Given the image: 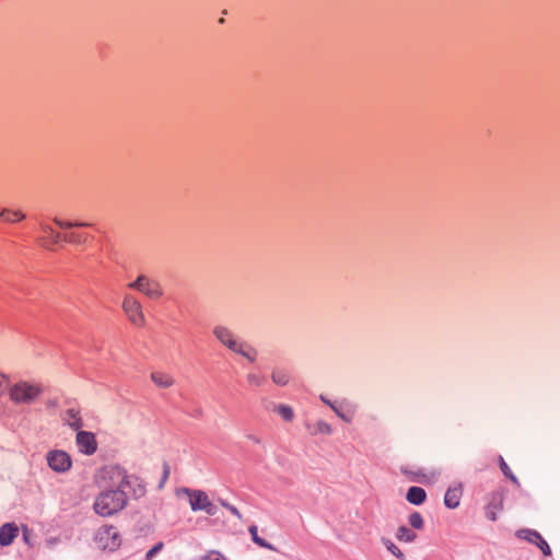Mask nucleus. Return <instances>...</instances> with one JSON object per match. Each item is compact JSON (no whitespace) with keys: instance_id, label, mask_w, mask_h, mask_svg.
Returning a JSON list of instances; mask_svg holds the SVG:
<instances>
[{"instance_id":"23","label":"nucleus","mask_w":560,"mask_h":560,"mask_svg":"<svg viewBox=\"0 0 560 560\" xmlns=\"http://www.w3.org/2000/svg\"><path fill=\"white\" fill-rule=\"evenodd\" d=\"M271 380L275 384L284 386L289 383V373L283 369H275L271 373Z\"/></svg>"},{"instance_id":"32","label":"nucleus","mask_w":560,"mask_h":560,"mask_svg":"<svg viewBox=\"0 0 560 560\" xmlns=\"http://www.w3.org/2000/svg\"><path fill=\"white\" fill-rule=\"evenodd\" d=\"M202 560H228L221 552L211 550L201 558Z\"/></svg>"},{"instance_id":"15","label":"nucleus","mask_w":560,"mask_h":560,"mask_svg":"<svg viewBox=\"0 0 560 560\" xmlns=\"http://www.w3.org/2000/svg\"><path fill=\"white\" fill-rule=\"evenodd\" d=\"M151 380L160 388H170L175 383V380L171 374L160 371L152 372Z\"/></svg>"},{"instance_id":"2","label":"nucleus","mask_w":560,"mask_h":560,"mask_svg":"<svg viewBox=\"0 0 560 560\" xmlns=\"http://www.w3.org/2000/svg\"><path fill=\"white\" fill-rule=\"evenodd\" d=\"M128 503V497L125 490L117 485L116 489H108L101 492L93 504L96 514L101 516H112L121 511Z\"/></svg>"},{"instance_id":"1","label":"nucleus","mask_w":560,"mask_h":560,"mask_svg":"<svg viewBox=\"0 0 560 560\" xmlns=\"http://www.w3.org/2000/svg\"><path fill=\"white\" fill-rule=\"evenodd\" d=\"M212 334L221 345L232 352L244 357L249 362H255L257 360V350L248 342L240 340L229 327L215 325L212 329Z\"/></svg>"},{"instance_id":"27","label":"nucleus","mask_w":560,"mask_h":560,"mask_svg":"<svg viewBox=\"0 0 560 560\" xmlns=\"http://www.w3.org/2000/svg\"><path fill=\"white\" fill-rule=\"evenodd\" d=\"M500 468L506 478H509L515 485H517V486L520 485L517 478L515 477V475L512 472V470L510 469V467L508 466V464L504 462L503 457H501V456H500Z\"/></svg>"},{"instance_id":"6","label":"nucleus","mask_w":560,"mask_h":560,"mask_svg":"<svg viewBox=\"0 0 560 560\" xmlns=\"http://www.w3.org/2000/svg\"><path fill=\"white\" fill-rule=\"evenodd\" d=\"M128 287L145 294L152 300H158L163 295L160 283L144 275L139 276L133 282L129 283Z\"/></svg>"},{"instance_id":"24","label":"nucleus","mask_w":560,"mask_h":560,"mask_svg":"<svg viewBox=\"0 0 560 560\" xmlns=\"http://www.w3.org/2000/svg\"><path fill=\"white\" fill-rule=\"evenodd\" d=\"M408 522L415 529H422L424 526L423 517L419 512H412L408 517Z\"/></svg>"},{"instance_id":"22","label":"nucleus","mask_w":560,"mask_h":560,"mask_svg":"<svg viewBox=\"0 0 560 560\" xmlns=\"http://www.w3.org/2000/svg\"><path fill=\"white\" fill-rule=\"evenodd\" d=\"M248 532L252 536L253 541L255 544H257L259 547L270 549V550H276V548L271 544H269L264 538L258 536V528L256 525L249 526Z\"/></svg>"},{"instance_id":"9","label":"nucleus","mask_w":560,"mask_h":560,"mask_svg":"<svg viewBox=\"0 0 560 560\" xmlns=\"http://www.w3.org/2000/svg\"><path fill=\"white\" fill-rule=\"evenodd\" d=\"M177 495H186L189 500V504L192 511H202L210 501L207 493L202 490H195L189 488H180L177 490Z\"/></svg>"},{"instance_id":"39","label":"nucleus","mask_w":560,"mask_h":560,"mask_svg":"<svg viewBox=\"0 0 560 560\" xmlns=\"http://www.w3.org/2000/svg\"><path fill=\"white\" fill-rule=\"evenodd\" d=\"M23 538H24L25 542H28V535H27V528L26 527H24Z\"/></svg>"},{"instance_id":"11","label":"nucleus","mask_w":560,"mask_h":560,"mask_svg":"<svg viewBox=\"0 0 560 560\" xmlns=\"http://www.w3.org/2000/svg\"><path fill=\"white\" fill-rule=\"evenodd\" d=\"M62 422L73 430H80L83 427V420L80 416V410L75 408L66 409L61 413Z\"/></svg>"},{"instance_id":"38","label":"nucleus","mask_w":560,"mask_h":560,"mask_svg":"<svg viewBox=\"0 0 560 560\" xmlns=\"http://www.w3.org/2000/svg\"><path fill=\"white\" fill-rule=\"evenodd\" d=\"M322 399H323L326 404H328V405L334 409V411H335V412H336L340 418H342V419H343V420H346V421H349V419H347V418L343 416V413H342V412H340V411H339L335 406H332L329 401L325 400L323 397H322Z\"/></svg>"},{"instance_id":"12","label":"nucleus","mask_w":560,"mask_h":560,"mask_svg":"<svg viewBox=\"0 0 560 560\" xmlns=\"http://www.w3.org/2000/svg\"><path fill=\"white\" fill-rule=\"evenodd\" d=\"M19 535V527L15 523H5L0 527V545L10 546Z\"/></svg>"},{"instance_id":"28","label":"nucleus","mask_w":560,"mask_h":560,"mask_svg":"<svg viewBox=\"0 0 560 560\" xmlns=\"http://www.w3.org/2000/svg\"><path fill=\"white\" fill-rule=\"evenodd\" d=\"M246 381L250 386L260 387L265 384V377L257 373H248L246 375Z\"/></svg>"},{"instance_id":"26","label":"nucleus","mask_w":560,"mask_h":560,"mask_svg":"<svg viewBox=\"0 0 560 560\" xmlns=\"http://www.w3.org/2000/svg\"><path fill=\"white\" fill-rule=\"evenodd\" d=\"M40 229L43 230V232H45L51 236V243L54 245L58 244L62 240L63 234L56 232L50 225L40 224Z\"/></svg>"},{"instance_id":"35","label":"nucleus","mask_w":560,"mask_h":560,"mask_svg":"<svg viewBox=\"0 0 560 560\" xmlns=\"http://www.w3.org/2000/svg\"><path fill=\"white\" fill-rule=\"evenodd\" d=\"M317 431L320 432V433H324V434H330L331 433V427L324 422V421H319L317 423Z\"/></svg>"},{"instance_id":"19","label":"nucleus","mask_w":560,"mask_h":560,"mask_svg":"<svg viewBox=\"0 0 560 560\" xmlns=\"http://www.w3.org/2000/svg\"><path fill=\"white\" fill-rule=\"evenodd\" d=\"M0 219L13 223L25 219V214L19 210L0 209Z\"/></svg>"},{"instance_id":"21","label":"nucleus","mask_w":560,"mask_h":560,"mask_svg":"<svg viewBox=\"0 0 560 560\" xmlns=\"http://www.w3.org/2000/svg\"><path fill=\"white\" fill-rule=\"evenodd\" d=\"M396 538L399 541L412 542L417 538V534L409 529L407 526H399L396 533Z\"/></svg>"},{"instance_id":"25","label":"nucleus","mask_w":560,"mask_h":560,"mask_svg":"<svg viewBox=\"0 0 560 560\" xmlns=\"http://www.w3.org/2000/svg\"><path fill=\"white\" fill-rule=\"evenodd\" d=\"M382 542L384 544V546L386 547V549L393 555L395 556L396 558L398 559H404L405 556L404 553L401 552V550L389 539L387 538H382Z\"/></svg>"},{"instance_id":"10","label":"nucleus","mask_w":560,"mask_h":560,"mask_svg":"<svg viewBox=\"0 0 560 560\" xmlns=\"http://www.w3.org/2000/svg\"><path fill=\"white\" fill-rule=\"evenodd\" d=\"M77 431L75 442L79 451L85 455H93L97 450V442L94 433L82 430Z\"/></svg>"},{"instance_id":"16","label":"nucleus","mask_w":560,"mask_h":560,"mask_svg":"<svg viewBox=\"0 0 560 560\" xmlns=\"http://www.w3.org/2000/svg\"><path fill=\"white\" fill-rule=\"evenodd\" d=\"M406 499L411 504L420 505L425 501L427 493L423 488L413 486L408 489Z\"/></svg>"},{"instance_id":"4","label":"nucleus","mask_w":560,"mask_h":560,"mask_svg":"<svg viewBox=\"0 0 560 560\" xmlns=\"http://www.w3.org/2000/svg\"><path fill=\"white\" fill-rule=\"evenodd\" d=\"M106 472L109 475L110 479L118 478L119 481L117 485L119 488L122 490L126 488L130 489L135 498L144 495L145 487L139 477L128 475L126 470L119 466H110L107 468Z\"/></svg>"},{"instance_id":"20","label":"nucleus","mask_w":560,"mask_h":560,"mask_svg":"<svg viewBox=\"0 0 560 560\" xmlns=\"http://www.w3.org/2000/svg\"><path fill=\"white\" fill-rule=\"evenodd\" d=\"M516 537L536 545L537 540L540 539L541 535L535 529L523 528L516 532Z\"/></svg>"},{"instance_id":"31","label":"nucleus","mask_w":560,"mask_h":560,"mask_svg":"<svg viewBox=\"0 0 560 560\" xmlns=\"http://www.w3.org/2000/svg\"><path fill=\"white\" fill-rule=\"evenodd\" d=\"M220 504L225 508L228 511H230L233 515H235L238 520L242 518V514L234 505L230 504L229 502L224 500H220Z\"/></svg>"},{"instance_id":"7","label":"nucleus","mask_w":560,"mask_h":560,"mask_svg":"<svg viewBox=\"0 0 560 560\" xmlns=\"http://www.w3.org/2000/svg\"><path fill=\"white\" fill-rule=\"evenodd\" d=\"M122 310L131 324L142 327L145 324L141 303L132 295H126L122 301Z\"/></svg>"},{"instance_id":"8","label":"nucleus","mask_w":560,"mask_h":560,"mask_svg":"<svg viewBox=\"0 0 560 560\" xmlns=\"http://www.w3.org/2000/svg\"><path fill=\"white\" fill-rule=\"evenodd\" d=\"M46 459L50 469L59 474L68 471L72 466V459L65 451H50L47 453Z\"/></svg>"},{"instance_id":"5","label":"nucleus","mask_w":560,"mask_h":560,"mask_svg":"<svg viewBox=\"0 0 560 560\" xmlns=\"http://www.w3.org/2000/svg\"><path fill=\"white\" fill-rule=\"evenodd\" d=\"M94 540L103 550H115L120 545L118 532L114 526L105 525L97 529Z\"/></svg>"},{"instance_id":"17","label":"nucleus","mask_w":560,"mask_h":560,"mask_svg":"<svg viewBox=\"0 0 560 560\" xmlns=\"http://www.w3.org/2000/svg\"><path fill=\"white\" fill-rule=\"evenodd\" d=\"M89 237L86 233L70 231L63 234L62 241L73 245H83L88 242Z\"/></svg>"},{"instance_id":"29","label":"nucleus","mask_w":560,"mask_h":560,"mask_svg":"<svg viewBox=\"0 0 560 560\" xmlns=\"http://www.w3.org/2000/svg\"><path fill=\"white\" fill-rule=\"evenodd\" d=\"M277 412L285 420L291 421L294 417L293 410L291 407L287 405H279L277 407Z\"/></svg>"},{"instance_id":"30","label":"nucleus","mask_w":560,"mask_h":560,"mask_svg":"<svg viewBox=\"0 0 560 560\" xmlns=\"http://www.w3.org/2000/svg\"><path fill=\"white\" fill-rule=\"evenodd\" d=\"M536 546L541 550V552L545 556L551 555V549H550L548 542L542 538V536L540 537V539L537 540Z\"/></svg>"},{"instance_id":"34","label":"nucleus","mask_w":560,"mask_h":560,"mask_svg":"<svg viewBox=\"0 0 560 560\" xmlns=\"http://www.w3.org/2000/svg\"><path fill=\"white\" fill-rule=\"evenodd\" d=\"M163 548V542H158L145 555L147 560H151Z\"/></svg>"},{"instance_id":"13","label":"nucleus","mask_w":560,"mask_h":560,"mask_svg":"<svg viewBox=\"0 0 560 560\" xmlns=\"http://www.w3.org/2000/svg\"><path fill=\"white\" fill-rule=\"evenodd\" d=\"M463 494L462 485L450 487L444 495V504L448 509H456L459 505L460 498Z\"/></svg>"},{"instance_id":"3","label":"nucleus","mask_w":560,"mask_h":560,"mask_svg":"<svg viewBox=\"0 0 560 560\" xmlns=\"http://www.w3.org/2000/svg\"><path fill=\"white\" fill-rule=\"evenodd\" d=\"M43 394L39 383L19 381L10 386L9 397L16 405H31Z\"/></svg>"},{"instance_id":"33","label":"nucleus","mask_w":560,"mask_h":560,"mask_svg":"<svg viewBox=\"0 0 560 560\" xmlns=\"http://www.w3.org/2000/svg\"><path fill=\"white\" fill-rule=\"evenodd\" d=\"M10 383V378L7 374L0 372V397L4 394Z\"/></svg>"},{"instance_id":"14","label":"nucleus","mask_w":560,"mask_h":560,"mask_svg":"<svg viewBox=\"0 0 560 560\" xmlns=\"http://www.w3.org/2000/svg\"><path fill=\"white\" fill-rule=\"evenodd\" d=\"M502 510V497L499 493H492L486 506V516L494 522L497 521L498 512Z\"/></svg>"},{"instance_id":"18","label":"nucleus","mask_w":560,"mask_h":560,"mask_svg":"<svg viewBox=\"0 0 560 560\" xmlns=\"http://www.w3.org/2000/svg\"><path fill=\"white\" fill-rule=\"evenodd\" d=\"M54 223L63 230H73L77 228H91L93 223L90 222H81V221H68L61 220L59 218H54Z\"/></svg>"},{"instance_id":"36","label":"nucleus","mask_w":560,"mask_h":560,"mask_svg":"<svg viewBox=\"0 0 560 560\" xmlns=\"http://www.w3.org/2000/svg\"><path fill=\"white\" fill-rule=\"evenodd\" d=\"M168 476H170V466L167 463H164L163 464V476H162V481L160 483V488L163 487L164 482L168 479Z\"/></svg>"},{"instance_id":"37","label":"nucleus","mask_w":560,"mask_h":560,"mask_svg":"<svg viewBox=\"0 0 560 560\" xmlns=\"http://www.w3.org/2000/svg\"><path fill=\"white\" fill-rule=\"evenodd\" d=\"M207 505H208V506H206L202 511H205V512H206L207 514H209L210 516L215 515V513H217V508H215V505H214L211 501H209V502L207 503Z\"/></svg>"},{"instance_id":"40","label":"nucleus","mask_w":560,"mask_h":560,"mask_svg":"<svg viewBox=\"0 0 560 560\" xmlns=\"http://www.w3.org/2000/svg\"><path fill=\"white\" fill-rule=\"evenodd\" d=\"M195 415H196L197 417H201V416H202V410H201L200 408H199V409H197V410L195 411Z\"/></svg>"}]
</instances>
